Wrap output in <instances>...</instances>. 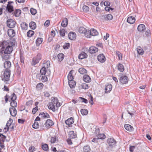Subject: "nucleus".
Returning a JSON list of instances; mask_svg holds the SVG:
<instances>
[{"label":"nucleus","instance_id":"nucleus-5","mask_svg":"<svg viewBox=\"0 0 152 152\" xmlns=\"http://www.w3.org/2000/svg\"><path fill=\"white\" fill-rule=\"evenodd\" d=\"M8 3L6 7L3 5L2 6V7L4 8H3V9H5V8H6V10H7L8 12L10 13L14 11L13 7L11 5L12 3H13L14 2L13 1H10L8 2Z\"/></svg>","mask_w":152,"mask_h":152},{"label":"nucleus","instance_id":"nucleus-47","mask_svg":"<svg viewBox=\"0 0 152 152\" xmlns=\"http://www.w3.org/2000/svg\"><path fill=\"white\" fill-rule=\"evenodd\" d=\"M58 137L56 136L51 137L50 139V142L51 143H54L56 140H58Z\"/></svg>","mask_w":152,"mask_h":152},{"label":"nucleus","instance_id":"nucleus-59","mask_svg":"<svg viewBox=\"0 0 152 152\" xmlns=\"http://www.w3.org/2000/svg\"><path fill=\"white\" fill-rule=\"evenodd\" d=\"M20 57L21 63L24 64V58L23 55L20 53Z\"/></svg>","mask_w":152,"mask_h":152},{"label":"nucleus","instance_id":"nucleus-18","mask_svg":"<svg viewBox=\"0 0 152 152\" xmlns=\"http://www.w3.org/2000/svg\"><path fill=\"white\" fill-rule=\"evenodd\" d=\"M98 48L94 46H92L90 47L88 50V52L92 54L95 53L98 51Z\"/></svg>","mask_w":152,"mask_h":152},{"label":"nucleus","instance_id":"nucleus-20","mask_svg":"<svg viewBox=\"0 0 152 152\" xmlns=\"http://www.w3.org/2000/svg\"><path fill=\"white\" fill-rule=\"evenodd\" d=\"M138 31L140 32H143L145 30V26L143 24H140L137 27Z\"/></svg>","mask_w":152,"mask_h":152},{"label":"nucleus","instance_id":"nucleus-16","mask_svg":"<svg viewBox=\"0 0 152 152\" xmlns=\"http://www.w3.org/2000/svg\"><path fill=\"white\" fill-rule=\"evenodd\" d=\"M112 88V86L110 84H107L105 85V92L106 93H108L110 92Z\"/></svg>","mask_w":152,"mask_h":152},{"label":"nucleus","instance_id":"nucleus-24","mask_svg":"<svg viewBox=\"0 0 152 152\" xmlns=\"http://www.w3.org/2000/svg\"><path fill=\"white\" fill-rule=\"evenodd\" d=\"M124 127L126 130L130 132L134 130L133 126L129 124H125Z\"/></svg>","mask_w":152,"mask_h":152},{"label":"nucleus","instance_id":"nucleus-37","mask_svg":"<svg viewBox=\"0 0 152 152\" xmlns=\"http://www.w3.org/2000/svg\"><path fill=\"white\" fill-rule=\"evenodd\" d=\"M64 55L63 54L61 53L58 54L57 57L59 61H62L64 58Z\"/></svg>","mask_w":152,"mask_h":152},{"label":"nucleus","instance_id":"nucleus-30","mask_svg":"<svg viewBox=\"0 0 152 152\" xmlns=\"http://www.w3.org/2000/svg\"><path fill=\"white\" fill-rule=\"evenodd\" d=\"M117 66L118 67V69L119 71L121 72H123L124 71V68L122 64L120 63H118Z\"/></svg>","mask_w":152,"mask_h":152},{"label":"nucleus","instance_id":"nucleus-52","mask_svg":"<svg viewBox=\"0 0 152 152\" xmlns=\"http://www.w3.org/2000/svg\"><path fill=\"white\" fill-rule=\"evenodd\" d=\"M65 30L64 29H61L60 30V34L61 36L64 37L65 35Z\"/></svg>","mask_w":152,"mask_h":152},{"label":"nucleus","instance_id":"nucleus-56","mask_svg":"<svg viewBox=\"0 0 152 152\" xmlns=\"http://www.w3.org/2000/svg\"><path fill=\"white\" fill-rule=\"evenodd\" d=\"M40 80L43 82H45L46 81H47L48 80V79L47 77L45 76L44 75L42 76Z\"/></svg>","mask_w":152,"mask_h":152},{"label":"nucleus","instance_id":"nucleus-35","mask_svg":"<svg viewBox=\"0 0 152 152\" xmlns=\"http://www.w3.org/2000/svg\"><path fill=\"white\" fill-rule=\"evenodd\" d=\"M29 26L30 28L31 29H34L36 28V23L33 21L30 22L29 24Z\"/></svg>","mask_w":152,"mask_h":152},{"label":"nucleus","instance_id":"nucleus-43","mask_svg":"<svg viewBox=\"0 0 152 152\" xmlns=\"http://www.w3.org/2000/svg\"><path fill=\"white\" fill-rule=\"evenodd\" d=\"M40 72L42 75H45L46 73V68L44 66L40 70Z\"/></svg>","mask_w":152,"mask_h":152},{"label":"nucleus","instance_id":"nucleus-33","mask_svg":"<svg viewBox=\"0 0 152 152\" xmlns=\"http://www.w3.org/2000/svg\"><path fill=\"white\" fill-rule=\"evenodd\" d=\"M13 13L15 17H18L21 13V10L18 9H16Z\"/></svg>","mask_w":152,"mask_h":152},{"label":"nucleus","instance_id":"nucleus-53","mask_svg":"<svg viewBox=\"0 0 152 152\" xmlns=\"http://www.w3.org/2000/svg\"><path fill=\"white\" fill-rule=\"evenodd\" d=\"M70 46V44L69 43H65L63 46V48L64 49H69Z\"/></svg>","mask_w":152,"mask_h":152},{"label":"nucleus","instance_id":"nucleus-46","mask_svg":"<svg viewBox=\"0 0 152 152\" xmlns=\"http://www.w3.org/2000/svg\"><path fill=\"white\" fill-rule=\"evenodd\" d=\"M87 71L83 68H80L78 70V72L81 74L86 73Z\"/></svg>","mask_w":152,"mask_h":152},{"label":"nucleus","instance_id":"nucleus-34","mask_svg":"<svg viewBox=\"0 0 152 152\" xmlns=\"http://www.w3.org/2000/svg\"><path fill=\"white\" fill-rule=\"evenodd\" d=\"M137 53L140 55H142L144 53L143 49L140 46H138L137 48Z\"/></svg>","mask_w":152,"mask_h":152},{"label":"nucleus","instance_id":"nucleus-54","mask_svg":"<svg viewBox=\"0 0 152 152\" xmlns=\"http://www.w3.org/2000/svg\"><path fill=\"white\" fill-rule=\"evenodd\" d=\"M10 104L12 107L15 108V107H16L17 106V103L15 101H12Z\"/></svg>","mask_w":152,"mask_h":152},{"label":"nucleus","instance_id":"nucleus-49","mask_svg":"<svg viewBox=\"0 0 152 152\" xmlns=\"http://www.w3.org/2000/svg\"><path fill=\"white\" fill-rule=\"evenodd\" d=\"M98 138V139L103 140L106 137V136L104 134H99L97 136Z\"/></svg>","mask_w":152,"mask_h":152},{"label":"nucleus","instance_id":"nucleus-11","mask_svg":"<svg viewBox=\"0 0 152 152\" xmlns=\"http://www.w3.org/2000/svg\"><path fill=\"white\" fill-rule=\"evenodd\" d=\"M101 19L104 20H110L112 19L113 16L111 14L104 15L101 16Z\"/></svg>","mask_w":152,"mask_h":152},{"label":"nucleus","instance_id":"nucleus-51","mask_svg":"<svg viewBox=\"0 0 152 152\" xmlns=\"http://www.w3.org/2000/svg\"><path fill=\"white\" fill-rule=\"evenodd\" d=\"M39 124L38 122L34 121V123L33 124L32 127L35 129H37L39 128Z\"/></svg>","mask_w":152,"mask_h":152},{"label":"nucleus","instance_id":"nucleus-55","mask_svg":"<svg viewBox=\"0 0 152 152\" xmlns=\"http://www.w3.org/2000/svg\"><path fill=\"white\" fill-rule=\"evenodd\" d=\"M83 10L84 12H87L89 11V8L86 5H84L83 7Z\"/></svg>","mask_w":152,"mask_h":152},{"label":"nucleus","instance_id":"nucleus-6","mask_svg":"<svg viewBox=\"0 0 152 152\" xmlns=\"http://www.w3.org/2000/svg\"><path fill=\"white\" fill-rule=\"evenodd\" d=\"M41 58V55L39 53L37 55L36 57L33 58L32 61L31 62V64L33 65H35L36 64L38 63L39 61Z\"/></svg>","mask_w":152,"mask_h":152},{"label":"nucleus","instance_id":"nucleus-64","mask_svg":"<svg viewBox=\"0 0 152 152\" xmlns=\"http://www.w3.org/2000/svg\"><path fill=\"white\" fill-rule=\"evenodd\" d=\"M25 120L24 119H19L18 120V122L19 124H23L25 122Z\"/></svg>","mask_w":152,"mask_h":152},{"label":"nucleus","instance_id":"nucleus-63","mask_svg":"<svg viewBox=\"0 0 152 152\" xmlns=\"http://www.w3.org/2000/svg\"><path fill=\"white\" fill-rule=\"evenodd\" d=\"M38 110V107H36L33 108L32 110V112L33 114H34Z\"/></svg>","mask_w":152,"mask_h":152},{"label":"nucleus","instance_id":"nucleus-21","mask_svg":"<svg viewBox=\"0 0 152 152\" xmlns=\"http://www.w3.org/2000/svg\"><path fill=\"white\" fill-rule=\"evenodd\" d=\"M7 34L8 35L11 37H14L15 34L14 30L12 29H9L8 30Z\"/></svg>","mask_w":152,"mask_h":152},{"label":"nucleus","instance_id":"nucleus-38","mask_svg":"<svg viewBox=\"0 0 152 152\" xmlns=\"http://www.w3.org/2000/svg\"><path fill=\"white\" fill-rule=\"evenodd\" d=\"M91 150V148L88 145H86L83 147V151L84 152H88Z\"/></svg>","mask_w":152,"mask_h":152},{"label":"nucleus","instance_id":"nucleus-60","mask_svg":"<svg viewBox=\"0 0 152 152\" xmlns=\"http://www.w3.org/2000/svg\"><path fill=\"white\" fill-rule=\"evenodd\" d=\"M44 66L45 67H46V68H48V67L50 66V62L49 61H47L45 63H44Z\"/></svg>","mask_w":152,"mask_h":152},{"label":"nucleus","instance_id":"nucleus-44","mask_svg":"<svg viewBox=\"0 0 152 152\" xmlns=\"http://www.w3.org/2000/svg\"><path fill=\"white\" fill-rule=\"evenodd\" d=\"M67 77L68 81H69V80H73L74 79L73 77L72 76V71H71L69 72V73Z\"/></svg>","mask_w":152,"mask_h":152},{"label":"nucleus","instance_id":"nucleus-1","mask_svg":"<svg viewBox=\"0 0 152 152\" xmlns=\"http://www.w3.org/2000/svg\"><path fill=\"white\" fill-rule=\"evenodd\" d=\"M1 47L4 52L11 54L13 51V47L11 42L4 41L0 44V47Z\"/></svg>","mask_w":152,"mask_h":152},{"label":"nucleus","instance_id":"nucleus-27","mask_svg":"<svg viewBox=\"0 0 152 152\" xmlns=\"http://www.w3.org/2000/svg\"><path fill=\"white\" fill-rule=\"evenodd\" d=\"M83 79L84 81L88 83L91 81V79L89 76L88 75H84L83 77Z\"/></svg>","mask_w":152,"mask_h":152},{"label":"nucleus","instance_id":"nucleus-42","mask_svg":"<svg viewBox=\"0 0 152 152\" xmlns=\"http://www.w3.org/2000/svg\"><path fill=\"white\" fill-rule=\"evenodd\" d=\"M43 41V39L41 38H38L36 41V43L37 45H39Z\"/></svg>","mask_w":152,"mask_h":152},{"label":"nucleus","instance_id":"nucleus-62","mask_svg":"<svg viewBox=\"0 0 152 152\" xmlns=\"http://www.w3.org/2000/svg\"><path fill=\"white\" fill-rule=\"evenodd\" d=\"M33 101L32 100H29L26 103V105L27 106H30L32 104Z\"/></svg>","mask_w":152,"mask_h":152},{"label":"nucleus","instance_id":"nucleus-22","mask_svg":"<svg viewBox=\"0 0 152 152\" xmlns=\"http://www.w3.org/2000/svg\"><path fill=\"white\" fill-rule=\"evenodd\" d=\"M10 112L11 115L13 117L15 116L17 114V110L14 107L10 108Z\"/></svg>","mask_w":152,"mask_h":152},{"label":"nucleus","instance_id":"nucleus-50","mask_svg":"<svg viewBox=\"0 0 152 152\" xmlns=\"http://www.w3.org/2000/svg\"><path fill=\"white\" fill-rule=\"evenodd\" d=\"M15 68L16 69V72L18 74H20L21 72L20 68L18 63L16 64Z\"/></svg>","mask_w":152,"mask_h":152},{"label":"nucleus","instance_id":"nucleus-7","mask_svg":"<svg viewBox=\"0 0 152 152\" xmlns=\"http://www.w3.org/2000/svg\"><path fill=\"white\" fill-rule=\"evenodd\" d=\"M107 142L109 146L111 147L114 146L116 143V140L113 138H108L107 140Z\"/></svg>","mask_w":152,"mask_h":152},{"label":"nucleus","instance_id":"nucleus-26","mask_svg":"<svg viewBox=\"0 0 152 152\" xmlns=\"http://www.w3.org/2000/svg\"><path fill=\"white\" fill-rule=\"evenodd\" d=\"M127 22L130 24H133L135 21V19L134 17L130 16L129 17L127 20Z\"/></svg>","mask_w":152,"mask_h":152},{"label":"nucleus","instance_id":"nucleus-29","mask_svg":"<svg viewBox=\"0 0 152 152\" xmlns=\"http://www.w3.org/2000/svg\"><path fill=\"white\" fill-rule=\"evenodd\" d=\"M68 84L70 88H74L75 86L76 82L75 81L72 80L68 81Z\"/></svg>","mask_w":152,"mask_h":152},{"label":"nucleus","instance_id":"nucleus-19","mask_svg":"<svg viewBox=\"0 0 152 152\" xmlns=\"http://www.w3.org/2000/svg\"><path fill=\"white\" fill-rule=\"evenodd\" d=\"M68 37L70 40H74L76 39V34L75 32H71L68 34Z\"/></svg>","mask_w":152,"mask_h":152},{"label":"nucleus","instance_id":"nucleus-57","mask_svg":"<svg viewBox=\"0 0 152 152\" xmlns=\"http://www.w3.org/2000/svg\"><path fill=\"white\" fill-rule=\"evenodd\" d=\"M31 13L33 15H35L37 12V10L34 9L33 8H31L30 10Z\"/></svg>","mask_w":152,"mask_h":152},{"label":"nucleus","instance_id":"nucleus-40","mask_svg":"<svg viewBox=\"0 0 152 152\" xmlns=\"http://www.w3.org/2000/svg\"><path fill=\"white\" fill-rule=\"evenodd\" d=\"M44 85L42 83H39L37 84L36 88L37 90H41L43 87Z\"/></svg>","mask_w":152,"mask_h":152},{"label":"nucleus","instance_id":"nucleus-23","mask_svg":"<svg viewBox=\"0 0 152 152\" xmlns=\"http://www.w3.org/2000/svg\"><path fill=\"white\" fill-rule=\"evenodd\" d=\"M88 57L87 54L84 52H82L79 55L78 58L79 59H82L83 58H86Z\"/></svg>","mask_w":152,"mask_h":152},{"label":"nucleus","instance_id":"nucleus-14","mask_svg":"<svg viewBox=\"0 0 152 152\" xmlns=\"http://www.w3.org/2000/svg\"><path fill=\"white\" fill-rule=\"evenodd\" d=\"M119 80L121 83L126 84L128 83L129 79L127 76L123 75L120 78Z\"/></svg>","mask_w":152,"mask_h":152},{"label":"nucleus","instance_id":"nucleus-61","mask_svg":"<svg viewBox=\"0 0 152 152\" xmlns=\"http://www.w3.org/2000/svg\"><path fill=\"white\" fill-rule=\"evenodd\" d=\"M79 98L81 100H82V102H83L85 103H88V101L86 99H85L84 98H83L82 97H79Z\"/></svg>","mask_w":152,"mask_h":152},{"label":"nucleus","instance_id":"nucleus-8","mask_svg":"<svg viewBox=\"0 0 152 152\" xmlns=\"http://www.w3.org/2000/svg\"><path fill=\"white\" fill-rule=\"evenodd\" d=\"M7 24L8 27L10 28H13L15 26L16 22L12 19H9L7 21Z\"/></svg>","mask_w":152,"mask_h":152},{"label":"nucleus","instance_id":"nucleus-41","mask_svg":"<svg viewBox=\"0 0 152 152\" xmlns=\"http://www.w3.org/2000/svg\"><path fill=\"white\" fill-rule=\"evenodd\" d=\"M42 148L43 150L45 151H48L49 150L48 145L46 144L42 145Z\"/></svg>","mask_w":152,"mask_h":152},{"label":"nucleus","instance_id":"nucleus-36","mask_svg":"<svg viewBox=\"0 0 152 152\" xmlns=\"http://www.w3.org/2000/svg\"><path fill=\"white\" fill-rule=\"evenodd\" d=\"M20 26L23 30H26L27 29L28 24L25 22L22 23L20 24Z\"/></svg>","mask_w":152,"mask_h":152},{"label":"nucleus","instance_id":"nucleus-2","mask_svg":"<svg viewBox=\"0 0 152 152\" xmlns=\"http://www.w3.org/2000/svg\"><path fill=\"white\" fill-rule=\"evenodd\" d=\"M51 102H50L49 104L48 108L51 110L55 112L56 110L55 105H56L58 102V99L57 97H52L51 99Z\"/></svg>","mask_w":152,"mask_h":152},{"label":"nucleus","instance_id":"nucleus-48","mask_svg":"<svg viewBox=\"0 0 152 152\" xmlns=\"http://www.w3.org/2000/svg\"><path fill=\"white\" fill-rule=\"evenodd\" d=\"M80 112L82 115H86L88 113V111L86 109H81Z\"/></svg>","mask_w":152,"mask_h":152},{"label":"nucleus","instance_id":"nucleus-4","mask_svg":"<svg viewBox=\"0 0 152 152\" xmlns=\"http://www.w3.org/2000/svg\"><path fill=\"white\" fill-rule=\"evenodd\" d=\"M10 75V71L9 69H5L3 75L1 76L2 80L4 81L9 80Z\"/></svg>","mask_w":152,"mask_h":152},{"label":"nucleus","instance_id":"nucleus-39","mask_svg":"<svg viewBox=\"0 0 152 152\" xmlns=\"http://www.w3.org/2000/svg\"><path fill=\"white\" fill-rule=\"evenodd\" d=\"M9 98H10V100H9L10 102L11 101H13L15 100L17 98V96L15 94L13 93L9 97Z\"/></svg>","mask_w":152,"mask_h":152},{"label":"nucleus","instance_id":"nucleus-45","mask_svg":"<svg viewBox=\"0 0 152 152\" xmlns=\"http://www.w3.org/2000/svg\"><path fill=\"white\" fill-rule=\"evenodd\" d=\"M34 34V31L31 30H29L27 32V36L28 37H30L33 36Z\"/></svg>","mask_w":152,"mask_h":152},{"label":"nucleus","instance_id":"nucleus-12","mask_svg":"<svg viewBox=\"0 0 152 152\" xmlns=\"http://www.w3.org/2000/svg\"><path fill=\"white\" fill-rule=\"evenodd\" d=\"M78 32L80 34H83L85 35L88 37V32L86 29L83 26L80 27L78 29Z\"/></svg>","mask_w":152,"mask_h":152},{"label":"nucleus","instance_id":"nucleus-3","mask_svg":"<svg viewBox=\"0 0 152 152\" xmlns=\"http://www.w3.org/2000/svg\"><path fill=\"white\" fill-rule=\"evenodd\" d=\"M0 55L1 56L3 61L9 59L11 56V54L4 52L2 48L0 49Z\"/></svg>","mask_w":152,"mask_h":152},{"label":"nucleus","instance_id":"nucleus-15","mask_svg":"<svg viewBox=\"0 0 152 152\" xmlns=\"http://www.w3.org/2000/svg\"><path fill=\"white\" fill-rule=\"evenodd\" d=\"M98 60L101 63H104L106 60V58L102 53L99 54L97 57Z\"/></svg>","mask_w":152,"mask_h":152},{"label":"nucleus","instance_id":"nucleus-25","mask_svg":"<svg viewBox=\"0 0 152 152\" xmlns=\"http://www.w3.org/2000/svg\"><path fill=\"white\" fill-rule=\"evenodd\" d=\"M11 66V63L10 61H7L4 63V66L5 69H9Z\"/></svg>","mask_w":152,"mask_h":152},{"label":"nucleus","instance_id":"nucleus-58","mask_svg":"<svg viewBox=\"0 0 152 152\" xmlns=\"http://www.w3.org/2000/svg\"><path fill=\"white\" fill-rule=\"evenodd\" d=\"M82 88L83 89H86L88 88L89 86L87 84L84 83L82 84Z\"/></svg>","mask_w":152,"mask_h":152},{"label":"nucleus","instance_id":"nucleus-28","mask_svg":"<svg viewBox=\"0 0 152 152\" xmlns=\"http://www.w3.org/2000/svg\"><path fill=\"white\" fill-rule=\"evenodd\" d=\"M69 136L71 139H74L77 137V135L75 133L74 131H71L69 133Z\"/></svg>","mask_w":152,"mask_h":152},{"label":"nucleus","instance_id":"nucleus-9","mask_svg":"<svg viewBox=\"0 0 152 152\" xmlns=\"http://www.w3.org/2000/svg\"><path fill=\"white\" fill-rule=\"evenodd\" d=\"M54 124L53 122L51 120L49 119L47 120L44 124L45 127L46 128V129H48L50 128Z\"/></svg>","mask_w":152,"mask_h":152},{"label":"nucleus","instance_id":"nucleus-32","mask_svg":"<svg viewBox=\"0 0 152 152\" xmlns=\"http://www.w3.org/2000/svg\"><path fill=\"white\" fill-rule=\"evenodd\" d=\"M12 121L13 120L12 119L10 118L9 120L7 121L6 125V126L7 127V131H5V133H6L7 131H9V126L11 125Z\"/></svg>","mask_w":152,"mask_h":152},{"label":"nucleus","instance_id":"nucleus-17","mask_svg":"<svg viewBox=\"0 0 152 152\" xmlns=\"http://www.w3.org/2000/svg\"><path fill=\"white\" fill-rule=\"evenodd\" d=\"M39 115L40 116L41 118L42 119L50 118V115L47 113H39Z\"/></svg>","mask_w":152,"mask_h":152},{"label":"nucleus","instance_id":"nucleus-31","mask_svg":"<svg viewBox=\"0 0 152 152\" xmlns=\"http://www.w3.org/2000/svg\"><path fill=\"white\" fill-rule=\"evenodd\" d=\"M68 23V20L66 18H65L63 20L61 23V25L62 27H65L67 26Z\"/></svg>","mask_w":152,"mask_h":152},{"label":"nucleus","instance_id":"nucleus-13","mask_svg":"<svg viewBox=\"0 0 152 152\" xmlns=\"http://www.w3.org/2000/svg\"><path fill=\"white\" fill-rule=\"evenodd\" d=\"M74 118L72 117H71L65 120V123L67 125H68L69 127H71L72 126V124L74 123Z\"/></svg>","mask_w":152,"mask_h":152},{"label":"nucleus","instance_id":"nucleus-10","mask_svg":"<svg viewBox=\"0 0 152 152\" xmlns=\"http://www.w3.org/2000/svg\"><path fill=\"white\" fill-rule=\"evenodd\" d=\"M88 37L90 38L92 35V36H95L98 34V32L95 29L92 28L90 30H88Z\"/></svg>","mask_w":152,"mask_h":152}]
</instances>
